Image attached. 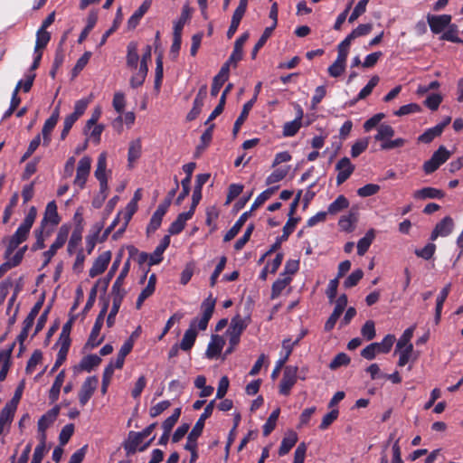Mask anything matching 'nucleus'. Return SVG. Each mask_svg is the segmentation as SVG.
<instances>
[{"label":"nucleus","mask_w":463,"mask_h":463,"mask_svg":"<svg viewBox=\"0 0 463 463\" xmlns=\"http://www.w3.org/2000/svg\"><path fill=\"white\" fill-rule=\"evenodd\" d=\"M357 221L356 214L354 212H350L347 215H343L338 222V225L343 231H352L353 224Z\"/></svg>","instance_id":"nucleus-61"},{"label":"nucleus","mask_w":463,"mask_h":463,"mask_svg":"<svg viewBox=\"0 0 463 463\" xmlns=\"http://www.w3.org/2000/svg\"><path fill=\"white\" fill-rule=\"evenodd\" d=\"M60 412V406L56 405L43 414L38 420V431L42 435L45 434V430L56 420Z\"/></svg>","instance_id":"nucleus-18"},{"label":"nucleus","mask_w":463,"mask_h":463,"mask_svg":"<svg viewBox=\"0 0 463 463\" xmlns=\"http://www.w3.org/2000/svg\"><path fill=\"white\" fill-rule=\"evenodd\" d=\"M395 341V336L393 335H387L383 339L381 343H372L376 345V353L377 354H388Z\"/></svg>","instance_id":"nucleus-54"},{"label":"nucleus","mask_w":463,"mask_h":463,"mask_svg":"<svg viewBox=\"0 0 463 463\" xmlns=\"http://www.w3.org/2000/svg\"><path fill=\"white\" fill-rule=\"evenodd\" d=\"M130 269V262H125L124 267L122 268L119 275L118 276L116 281L113 284L111 294L112 298H115L118 294L122 296V299L126 295L125 289L122 288L123 281L126 276L128 275Z\"/></svg>","instance_id":"nucleus-24"},{"label":"nucleus","mask_w":463,"mask_h":463,"mask_svg":"<svg viewBox=\"0 0 463 463\" xmlns=\"http://www.w3.org/2000/svg\"><path fill=\"white\" fill-rule=\"evenodd\" d=\"M279 413H280L279 408H277L276 410H274L271 412V414L269 415V417L268 418L265 424L263 425V435L265 437L269 436L275 429Z\"/></svg>","instance_id":"nucleus-56"},{"label":"nucleus","mask_w":463,"mask_h":463,"mask_svg":"<svg viewBox=\"0 0 463 463\" xmlns=\"http://www.w3.org/2000/svg\"><path fill=\"white\" fill-rule=\"evenodd\" d=\"M444 196L445 193L442 190L430 186L416 190L413 193V198L416 200L442 199Z\"/></svg>","instance_id":"nucleus-21"},{"label":"nucleus","mask_w":463,"mask_h":463,"mask_svg":"<svg viewBox=\"0 0 463 463\" xmlns=\"http://www.w3.org/2000/svg\"><path fill=\"white\" fill-rule=\"evenodd\" d=\"M255 100H256V97H253L250 100L247 101L243 105L242 110H241L240 116L235 120L234 125H233L232 133L234 136L237 135V133L240 131L242 124L247 119L249 113H250V109H252Z\"/></svg>","instance_id":"nucleus-27"},{"label":"nucleus","mask_w":463,"mask_h":463,"mask_svg":"<svg viewBox=\"0 0 463 463\" xmlns=\"http://www.w3.org/2000/svg\"><path fill=\"white\" fill-rule=\"evenodd\" d=\"M288 173V167H280L274 170L266 179L268 185L283 180Z\"/></svg>","instance_id":"nucleus-62"},{"label":"nucleus","mask_w":463,"mask_h":463,"mask_svg":"<svg viewBox=\"0 0 463 463\" xmlns=\"http://www.w3.org/2000/svg\"><path fill=\"white\" fill-rule=\"evenodd\" d=\"M150 1H144L142 5L134 12V14L128 18L127 27L128 30L132 31L139 24L140 20L147 12L150 7Z\"/></svg>","instance_id":"nucleus-23"},{"label":"nucleus","mask_w":463,"mask_h":463,"mask_svg":"<svg viewBox=\"0 0 463 463\" xmlns=\"http://www.w3.org/2000/svg\"><path fill=\"white\" fill-rule=\"evenodd\" d=\"M196 319H193L190 323L189 328L184 332V336L179 344L180 349L187 352L192 349L197 337V331L195 330Z\"/></svg>","instance_id":"nucleus-17"},{"label":"nucleus","mask_w":463,"mask_h":463,"mask_svg":"<svg viewBox=\"0 0 463 463\" xmlns=\"http://www.w3.org/2000/svg\"><path fill=\"white\" fill-rule=\"evenodd\" d=\"M126 59H127V66L130 70L136 71L137 69V64H138V61H139V55L137 52V43L130 42L128 44Z\"/></svg>","instance_id":"nucleus-28"},{"label":"nucleus","mask_w":463,"mask_h":463,"mask_svg":"<svg viewBox=\"0 0 463 463\" xmlns=\"http://www.w3.org/2000/svg\"><path fill=\"white\" fill-rule=\"evenodd\" d=\"M379 80L380 78L377 75L373 76L368 83L360 90L356 100L364 99L368 97L372 93L373 88L378 84Z\"/></svg>","instance_id":"nucleus-59"},{"label":"nucleus","mask_w":463,"mask_h":463,"mask_svg":"<svg viewBox=\"0 0 463 463\" xmlns=\"http://www.w3.org/2000/svg\"><path fill=\"white\" fill-rule=\"evenodd\" d=\"M274 31V26L266 27L263 33L254 45L252 51H251V58L255 59L257 56L258 52L265 45L268 39L271 36L272 32Z\"/></svg>","instance_id":"nucleus-52"},{"label":"nucleus","mask_w":463,"mask_h":463,"mask_svg":"<svg viewBox=\"0 0 463 463\" xmlns=\"http://www.w3.org/2000/svg\"><path fill=\"white\" fill-rule=\"evenodd\" d=\"M141 141L139 139L134 140L130 143L128 152V161L129 166L137 160L141 156Z\"/></svg>","instance_id":"nucleus-47"},{"label":"nucleus","mask_w":463,"mask_h":463,"mask_svg":"<svg viewBox=\"0 0 463 463\" xmlns=\"http://www.w3.org/2000/svg\"><path fill=\"white\" fill-rule=\"evenodd\" d=\"M302 123L298 119L286 122L283 126L284 137H294L300 129Z\"/></svg>","instance_id":"nucleus-64"},{"label":"nucleus","mask_w":463,"mask_h":463,"mask_svg":"<svg viewBox=\"0 0 463 463\" xmlns=\"http://www.w3.org/2000/svg\"><path fill=\"white\" fill-rule=\"evenodd\" d=\"M51 40V33L46 30L38 29L36 32V41L34 46V52L44 49Z\"/></svg>","instance_id":"nucleus-49"},{"label":"nucleus","mask_w":463,"mask_h":463,"mask_svg":"<svg viewBox=\"0 0 463 463\" xmlns=\"http://www.w3.org/2000/svg\"><path fill=\"white\" fill-rule=\"evenodd\" d=\"M299 220V217L289 216L288 222L283 227L282 235L278 239V241L272 245L271 249L269 251L261 255L259 260H264L267 255H269L272 251H275L276 249L280 246L281 241H287L289 235L294 232L296 225Z\"/></svg>","instance_id":"nucleus-11"},{"label":"nucleus","mask_w":463,"mask_h":463,"mask_svg":"<svg viewBox=\"0 0 463 463\" xmlns=\"http://www.w3.org/2000/svg\"><path fill=\"white\" fill-rule=\"evenodd\" d=\"M346 67V61L336 58L332 65L328 67V73L331 77L337 78L343 74Z\"/></svg>","instance_id":"nucleus-58"},{"label":"nucleus","mask_w":463,"mask_h":463,"mask_svg":"<svg viewBox=\"0 0 463 463\" xmlns=\"http://www.w3.org/2000/svg\"><path fill=\"white\" fill-rule=\"evenodd\" d=\"M215 406V401H211L204 408L203 412L201 414L200 418L193 427L192 430L188 434L187 440L197 442V439L202 435L203 430L204 427V421L206 419L210 418L213 414V409Z\"/></svg>","instance_id":"nucleus-6"},{"label":"nucleus","mask_w":463,"mask_h":463,"mask_svg":"<svg viewBox=\"0 0 463 463\" xmlns=\"http://www.w3.org/2000/svg\"><path fill=\"white\" fill-rule=\"evenodd\" d=\"M99 380L97 376L88 377L82 383L79 392V402L84 406L93 395L97 389Z\"/></svg>","instance_id":"nucleus-12"},{"label":"nucleus","mask_w":463,"mask_h":463,"mask_svg":"<svg viewBox=\"0 0 463 463\" xmlns=\"http://www.w3.org/2000/svg\"><path fill=\"white\" fill-rule=\"evenodd\" d=\"M96 235H90L85 240V249L78 251L75 260H84L87 254H90L96 245Z\"/></svg>","instance_id":"nucleus-50"},{"label":"nucleus","mask_w":463,"mask_h":463,"mask_svg":"<svg viewBox=\"0 0 463 463\" xmlns=\"http://www.w3.org/2000/svg\"><path fill=\"white\" fill-rule=\"evenodd\" d=\"M71 229V226L68 223H64L59 228L55 241L50 246L49 250L43 252V258L45 260H51L58 250L64 246L68 240Z\"/></svg>","instance_id":"nucleus-3"},{"label":"nucleus","mask_w":463,"mask_h":463,"mask_svg":"<svg viewBox=\"0 0 463 463\" xmlns=\"http://www.w3.org/2000/svg\"><path fill=\"white\" fill-rule=\"evenodd\" d=\"M45 228L39 227L34 230L33 233L35 236V242L32 245L31 250L36 251L45 247L44 241L47 237L50 236L51 232H44Z\"/></svg>","instance_id":"nucleus-41"},{"label":"nucleus","mask_w":463,"mask_h":463,"mask_svg":"<svg viewBox=\"0 0 463 463\" xmlns=\"http://www.w3.org/2000/svg\"><path fill=\"white\" fill-rule=\"evenodd\" d=\"M82 226L80 223L76 224L67 246V251L70 257H71L74 253H78L80 250H78V247L82 240Z\"/></svg>","instance_id":"nucleus-22"},{"label":"nucleus","mask_w":463,"mask_h":463,"mask_svg":"<svg viewBox=\"0 0 463 463\" xmlns=\"http://www.w3.org/2000/svg\"><path fill=\"white\" fill-rule=\"evenodd\" d=\"M346 305H347L346 295L343 294V295L339 296V298L335 301V306L333 313L331 314V316L328 317L327 321L325 324V330L326 332H329L334 328L336 321L338 320V318L344 312Z\"/></svg>","instance_id":"nucleus-13"},{"label":"nucleus","mask_w":463,"mask_h":463,"mask_svg":"<svg viewBox=\"0 0 463 463\" xmlns=\"http://www.w3.org/2000/svg\"><path fill=\"white\" fill-rule=\"evenodd\" d=\"M107 168V156L101 153L98 157L97 167L94 173L95 177L99 182L108 181L106 175Z\"/></svg>","instance_id":"nucleus-42"},{"label":"nucleus","mask_w":463,"mask_h":463,"mask_svg":"<svg viewBox=\"0 0 463 463\" xmlns=\"http://www.w3.org/2000/svg\"><path fill=\"white\" fill-rule=\"evenodd\" d=\"M133 345H134V343H133V340L131 337L129 339H128L122 345V346L118 354L117 359H116L115 363L113 364L114 369L115 368L121 369L123 367L125 358L133 349Z\"/></svg>","instance_id":"nucleus-32"},{"label":"nucleus","mask_w":463,"mask_h":463,"mask_svg":"<svg viewBox=\"0 0 463 463\" xmlns=\"http://www.w3.org/2000/svg\"><path fill=\"white\" fill-rule=\"evenodd\" d=\"M98 22V11L91 10L87 17V24L84 27V29L81 31L79 38L78 43H83L86 38L88 37L90 31L95 27L96 24Z\"/></svg>","instance_id":"nucleus-33"},{"label":"nucleus","mask_w":463,"mask_h":463,"mask_svg":"<svg viewBox=\"0 0 463 463\" xmlns=\"http://www.w3.org/2000/svg\"><path fill=\"white\" fill-rule=\"evenodd\" d=\"M450 157V152L444 146H440L431 156L425 161L422 169L426 175L434 173Z\"/></svg>","instance_id":"nucleus-2"},{"label":"nucleus","mask_w":463,"mask_h":463,"mask_svg":"<svg viewBox=\"0 0 463 463\" xmlns=\"http://www.w3.org/2000/svg\"><path fill=\"white\" fill-rule=\"evenodd\" d=\"M348 206H349L348 199L345 195L341 194L333 203H331L328 205L326 213L334 215V214H336V213L342 212L345 209H347Z\"/></svg>","instance_id":"nucleus-39"},{"label":"nucleus","mask_w":463,"mask_h":463,"mask_svg":"<svg viewBox=\"0 0 463 463\" xmlns=\"http://www.w3.org/2000/svg\"><path fill=\"white\" fill-rule=\"evenodd\" d=\"M224 345L225 340L222 336L219 335H213L205 353L206 357L209 359L217 357L221 354Z\"/></svg>","instance_id":"nucleus-19"},{"label":"nucleus","mask_w":463,"mask_h":463,"mask_svg":"<svg viewBox=\"0 0 463 463\" xmlns=\"http://www.w3.org/2000/svg\"><path fill=\"white\" fill-rule=\"evenodd\" d=\"M450 288H451V284L450 283L447 284L442 288V290L440 291L439 295L437 298L436 309H435V322L437 324L439 322L443 304L449 294Z\"/></svg>","instance_id":"nucleus-38"},{"label":"nucleus","mask_w":463,"mask_h":463,"mask_svg":"<svg viewBox=\"0 0 463 463\" xmlns=\"http://www.w3.org/2000/svg\"><path fill=\"white\" fill-rule=\"evenodd\" d=\"M441 127H433L426 129L421 135L418 137V142L423 144H430L436 137L441 136L440 132Z\"/></svg>","instance_id":"nucleus-48"},{"label":"nucleus","mask_w":463,"mask_h":463,"mask_svg":"<svg viewBox=\"0 0 463 463\" xmlns=\"http://www.w3.org/2000/svg\"><path fill=\"white\" fill-rule=\"evenodd\" d=\"M250 216V212H245L243 213L239 219L236 221V222L232 225V227L226 232L224 235V241H230L232 240L241 231L242 226L245 224L248 218Z\"/></svg>","instance_id":"nucleus-29"},{"label":"nucleus","mask_w":463,"mask_h":463,"mask_svg":"<svg viewBox=\"0 0 463 463\" xmlns=\"http://www.w3.org/2000/svg\"><path fill=\"white\" fill-rule=\"evenodd\" d=\"M369 146V140L367 137L356 140L351 147V156L355 158L363 154Z\"/></svg>","instance_id":"nucleus-60"},{"label":"nucleus","mask_w":463,"mask_h":463,"mask_svg":"<svg viewBox=\"0 0 463 463\" xmlns=\"http://www.w3.org/2000/svg\"><path fill=\"white\" fill-rule=\"evenodd\" d=\"M64 380H65V373H64V371H61L57 374V376L54 380V383H52V386L51 387L50 392H49V399H50L51 402H54L58 400L59 394L61 392V388L64 383Z\"/></svg>","instance_id":"nucleus-37"},{"label":"nucleus","mask_w":463,"mask_h":463,"mask_svg":"<svg viewBox=\"0 0 463 463\" xmlns=\"http://www.w3.org/2000/svg\"><path fill=\"white\" fill-rule=\"evenodd\" d=\"M298 441V435L295 431H289L282 439L279 449V455L284 456L288 454L290 449L296 445Z\"/></svg>","instance_id":"nucleus-34"},{"label":"nucleus","mask_w":463,"mask_h":463,"mask_svg":"<svg viewBox=\"0 0 463 463\" xmlns=\"http://www.w3.org/2000/svg\"><path fill=\"white\" fill-rule=\"evenodd\" d=\"M101 327H102L101 325L94 323L92 330H91L90 336L88 338V341L85 345V348L97 347L103 342L104 336L99 337Z\"/></svg>","instance_id":"nucleus-40"},{"label":"nucleus","mask_w":463,"mask_h":463,"mask_svg":"<svg viewBox=\"0 0 463 463\" xmlns=\"http://www.w3.org/2000/svg\"><path fill=\"white\" fill-rule=\"evenodd\" d=\"M101 358L97 354H89L84 356L80 364L74 367L75 370L90 372L93 368L99 366Z\"/></svg>","instance_id":"nucleus-26"},{"label":"nucleus","mask_w":463,"mask_h":463,"mask_svg":"<svg viewBox=\"0 0 463 463\" xmlns=\"http://www.w3.org/2000/svg\"><path fill=\"white\" fill-rule=\"evenodd\" d=\"M355 166L346 156L341 158L335 165V170L338 172L336 175V184H344L354 173Z\"/></svg>","instance_id":"nucleus-10"},{"label":"nucleus","mask_w":463,"mask_h":463,"mask_svg":"<svg viewBox=\"0 0 463 463\" xmlns=\"http://www.w3.org/2000/svg\"><path fill=\"white\" fill-rule=\"evenodd\" d=\"M374 238L373 231L371 230L357 242V254L363 256L369 249Z\"/></svg>","instance_id":"nucleus-51"},{"label":"nucleus","mask_w":463,"mask_h":463,"mask_svg":"<svg viewBox=\"0 0 463 463\" xmlns=\"http://www.w3.org/2000/svg\"><path fill=\"white\" fill-rule=\"evenodd\" d=\"M121 303H122V296L121 295L118 294L115 298H113L112 307H111V310L107 318L108 327H112L114 326L115 317L119 310Z\"/></svg>","instance_id":"nucleus-57"},{"label":"nucleus","mask_w":463,"mask_h":463,"mask_svg":"<svg viewBox=\"0 0 463 463\" xmlns=\"http://www.w3.org/2000/svg\"><path fill=\"white\" fill-rule=\"evenodd\" d=\"M148 72V66L139 64L138 70L132 75L129 83L131 88L137 89L143 85Z\"/></svg>","instance_id":"nucleus-35"},{"label":"nucleus","mask_w":463,"mask_h":463,"mask_svg":"<svg viewBox=\"0 0 463 463\" xmlns=\"http://www.w3.org/2000/svg\"><path fill=\"white\" fill-rule=\"evenodd\" d=\"M291 277L285 276L278 279L272 285L271 288V299L277 298L282 292V290L290 283Z\"/></svg>","instance_id":"nucleus-46"},{"label":"nucleus","mask_w":463,"mask_h":463,"mask_svg":"<svg viewBox=\"0 0 463 463\" xmlns=\"http://www.w3.org/2000/svg\"><path fill=\"white\" fill-rule=\"evenodd\" d=\"M216 299L213 298L212 295H210L207 298H205L202 305L201 309L203 311L202 317L200 319H196V325L195 329L198 328L199 330H205L207 328L209 320L211 319L214 307H215Z\"/></svg>","instance_id":"nucleus-7"},{"label":"nucleus","mask_w":463,"mask_h":463,"mask_svg":"<svg viewBox=\"0 0 463 463\" xmlns=\"http://www.w3.org/2000/svg\"><path fill=\"white\" fill-rule=\"evenodd\" d=\"M249 39V33H242L234 43L233 51L229 57V62H232L234 67L242 59L243 56V44Z\"/></svg>","instance_id":"nucleus-20"},{"label":"nucleus","mask_w":463,"mask_h":463,"mask_svg":"<svg viewBox=\"0 0 463 463\" xmlns=\"http://www.w3.org/2000/svg\"><path fill=\"white\" fill-rule=\"evenodd\" d=\"M192 10L188 5H184L182 8L181 15L178 20L174 24V32L173 34L181 35L184 29V24L191 18Z\"/></svg>","instance_id":"nucleus-30"},{"label":"nucleus","mask_w":463,"mask_h":463,"mask_svg":"<svg viewBox=\"0 0 463 463\" xmlns=\"http://www.w3.org/2000/svg\"><path fill=\"white\" fill-rule=\"evenodd\" d=\"M250 322V317H242L241 315H236L232 318L230 326L227 332H232L236 334L241 335L242 332L246 329Z\"/></svg>","instance_id":"nucleus-31"},{"label":"nucleus","mask_w":463,"mask_h":463,"mask_svg":"<svg viewBox=\"0 0 463 463\" xmlns=\"http://www.w3.org/2000/svg\"><path fill=\"white\" fill-rule=\"evenodd\" d=\"M193 217L191 213L187 212L181 213L178 214L177 218L170 224L168 228V232L171 235H176L182 232V231L185 227V223L188 220Z\"/></svg>","instance_id":"nucleus-25"},{"label":"nucleus","mask_w":463,"mask_h":463,"mask_svg":"<svg viewBox=\"0 0 463 463\" xmlns=\"http://www.w3.org/2000/svg\"><path fill=\"white\" fill-rule=\"evenodd\" d=\"M90 167L91 158L90 156H83L80 159L76 169V176L73 181V184L80 189H83L85 187L86 182L90 175Z\"/></svg>","instance_id":"nucleus-8"},{"label":"nucleus","mask_w":463,"mask_h":463,"mask_svg":"<svg viewBox=\"0 0 463 463\" xmlns=\"http://www.w3.org/2000/svg\"><path fill=\"white\" fill-rule=\"evenodd\" d=\"M449 29L440 36L441 40L455 43H463V40L458 36V28L455 24L449 25Z\"/></svg>","instance_id":"nucleus-63"},{"label":"nucleus","mask_w":463,"mask_h":463,"mask_svg":"<svg viewBox=\"0 0 463 463\" xmlns=\"http://www.w3.org/2000/svg\"><path fill=\"white\" fill-rule=\"evenodd\" d=\"M453 219L449 216L444 217L439 222L430 234V240L435 241L439 236H448L453 230Z\"/></svg>","instance_id":"nucleus-16"},{"label":"nucleus","mask_w":463,"mask_h":463,"mask_svg":"<svg viewBox=\"0 0 463 463\" xmlns=\"http://www.w3.org/2000/svg\"><path fill=\"white\" fill-rule=\"evenodd\" d=\"M46 452V434L41 435L40 443L35 447L30 463H41Z\"/></svg>","instance_id":"nucleus-53"},{"label":"nucleus","mask_w":463,"mask_h":463,"mask_svg":"<svg viewBox=\"0 0 463 463\" xmlns=\"http://www.w3.org/2000/svg\"><path fill=\"white\" fill-rule=\"evenodd\" d=\"M121 21H122V10H121V7L118 8L117 10V13H116V17L113 21V24H112V28H109L102 35L101 37V40H100V43H99V45H103L106 43L108 38L115 32L118 30L119 24H121Z\"/></svg>","instance_id":"nucleus-55"},{"label":"nucleus","mask_w":463,"mask_h":463,"mask_svg":"<svg viewBox=\"0 0 463 463\" xmlns=\"http://www.w3.org/2000/svg\"><path fill=\"white\" fill-rule=\"evenodd\" d=\"M29 232L19 226L12 236L4 238L3 243L6 246L5 258L10 259L19 245L26 241Z\"/></svg>","instance_id":"nucleus-4"},{"label":"nucleus","mask_w":463,"mask_h":463,"mask_svg":"<svg viewBox=\"0 0 463 463\" xmlns=\"http://www.w3.org/2000/svg\"><path fill=\"white\" fill-rule=\"evenodd\" d=\"M279 188V186H273L266 189L262 193H260L256 199L254 200L253 203L251 204L250 209L248 212H250V213L258 209L260 206H261L269 197L271 194Z\"/></svg>","instance_id":"nucleus-44"},{"label":"nucleus","mask_w":463,"mask_h":463,"mask_svg":"<svg viewBox=\"0 0 463 463\" xmlns=\"http://www.w3.org/2000/svg\"><path fill=\"white\" fill-rule=\"evenodd\" d=\"M394 128L388 124H381L377 128V133L374 136L375 141L382 143L388 142L394 136Z\"/></svg>","instance_id":"nucleus-36"},{"label":"nucleus","mask_w":463,"mask_h":463,"mask_svg":"<svg viewBox=\"0 0 463 463\" xmlns=\"http://www.w3.org/2000/svg\"><path fill=\"white\" fill-rule=\"evenodd\" d=\"M60 222L61 217L59 216L55 201L49 202L46 205L44 215L41 221L40 226L45 228L48 223L52 224V226H56L60 223Z\"/></svg>","instance_id":"nucleus-14"},{"label":"nucleus","mask_w":463,"mask_h":463,"mask_svg":"<svg viewBox=\"0 0 463 463\" xmlns=\"http://www.w3.org/2000/svg\"><path fill=\"white\" fill-rule=\"evenodd\" d=\"M427 20L431 32L437 34L450 24L451 16L449 14L428 15Z\"/></svg>","instance_id":"nucleus-15"},{"label":"nucleus","mask_w":463,"mask_h":463,"mask_svg":"<svg viewBox=\"0 0 463 463\" xmlns=\"http://www.w3.org/2000/svg\"><path fill=\"white\" fill-rule=\"evenodd\" d=\"M16 408L14 403H6L0 411V422L10 425L13 421Z\"/></svg>","instance_id":"nucleus-45"},{"label":"nucleus","mask_w":463,"mask_h":463,"mask_svg":"<svg viewBox=\"0 0 463 463\" xmlns=\"http://www.w3.org/2000/svg\"><path fill=\"white\" fill-rule=\"evenodd\" d=\"M15 345V343H13L10 347L6 350H3V364L0 369V382H3L5 380L9 367H10V358L14 350V347Z\"/></svg>","instance_id":"nucleus-43"},{"label":"nucleus","mask_w":463,"mask_h":463,"mask_svg":"<svg viewBox=\"0 0 463 463\" xmlns=\"http://www.w3.org/2000/svg\"><path fill=\"white\" fill-rule=\"evenodd\" d=\"M297 366H286L283 372V376L279 383V393L288 396L290 393L291 388L297 382Z\"/></svg>","instance_id":"nucleus-9"},{"label":"nucleus","mask_w":463,"mask_h":463,"mask_svg":"<svg viewBox=\"0 0 463 463\" xmlns=\"http://www.w3.org/2000/svg\"><path fill=\"white\" fill-rule=\"evenodd\" d=\"M170 244V236L165 235L152 254L139 251L135 246L128 245L120 248L115 260H162V255Z\"/></svg>","instance_id":"nucleus-1"},{"label":"nucleus","mask_w":463,"mask_h":463,"mask_svg":"<svg viewBox=\"0 0 463 463\" xmlns=\"http://www.w3.org/2000/svg\"><path fill=\"white\" fill-rule=\"evenodd\" d=\"M144 439L145 438H143L139 432L130 431L127 441L124 443V449L127 455H133L137 452V449L139 451L146 450L150 446L151 442L155 439V436H153L147 442L140 446Z\"/></svg>","instance_id":"nucleus-5"}]
</instances>
